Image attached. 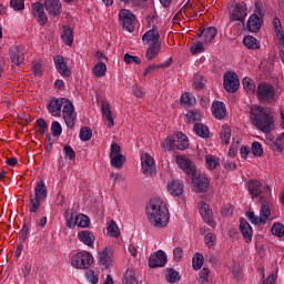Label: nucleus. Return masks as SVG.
<instances>
[{"label": "nucleus", "mask_w": 284, "mask_h": 284, "mask_svg": "<svg viewBox=\"0 0 284 284\" xmlns=\"http://www.w3.org/2000/svg\"><path fill=\"white\" fill-rule=\"evenodd\" d=\"M183 182L173 180L168 184L166 190L172 196H181L183 194Z\"/></svg>", "instance_id": "21"}, {"label": "nucleus", "mask_w": 284, "mask_h": 284, "mask_svg": "<svg viewBox=\"0 0 284 284\" xmlns=\"http://www.w3.org/2000/svg\"><path fill=\"white\" fill-rule=\"evenodd\" d=\"M205 161H206L207 170H216V168H219V165H221L219 158H216L212 154L206 155Z\"/></svg>", "instance_id": "41"}, {"label": "nucleus", "mask_w": 284, "mask_h": 284, "mask_svg": "<svg viewBox=\"0 0 284 284\" xmlns=\"http://www.w3.org/2000/svg\"><path fill=\"white\" fill-rule=\"evenodd\" d=\"M36 130L38 133H40L41 136H43V134H45V132L48 131V123L45 122V120L43 119L37 120Z\"/></svg>", "instance_id": "48"}, {"label": "nucleus", "mask_w": 284, "mask_h": 284, "mask_svg": "<svg viewBox=\"0 0 284 284\" xmlns=\"http://www.w3.org/2000/svg\"><path fill=\"white\" fill-rule=\"evenodd\" d=\"M32 14L37 19L40 26H45L48 23V16L45 14V10L43 9V3L34 2L31 6Z\"/></svg>", "instance_id": "14"}, {"label": "nucleus", "mask_w": 284, "mask_h": 284, "mask_svg": "<svg viewBox=\"0 0 284 284\" xmlns=\"http://www.w3.org/2000/svg\"><path fill=\"white\" fill-rule=\"evenodd\" d=\"M256 97L260 103H274L276 101V90L267 82H261L256 88Z\"/></svg>", "instance_id": "4"}, {"label": "nucleus", "mask_w": 284, "mask_h": 284, "mask_svg": "<svg viewBox=\"0 0 284 284\" xmlns=\"http://www.w3.org/2000/svg\"><path fill=\"white\" fill-rule=\"evenodd\" d=\"M119 19L124 30H128V32H134V16L132 14V11L122 9L119 13Z\"/></svg>", "instance_id": "9"}, {"label": "nucleus", "mask_w": 284, "mask_h": 284, "mask_svg": "<svg viewBox=\"0 0 284 284\" xmlns=\"http://www.w3.org/2000/svg\"><path fill=\"white\" fill-rule=\"evenodd\" d=\"M203 115L199 111H189L186 114L187 123H196V121H201Z\"/></svg>", "instance_id": "47"}, {"label": "nucleus", "mask_w": 284, "mask_h": 284, "mask_svg": "<svg viewBox=\"0 0 284 284\" xmlns=\"http://www.w3.org/2000/svg\"><path fill=\"white\" fill-rule=\"evenodd\" d=\"M250 119L253 125H255L257 130H261V132H264V134H270V132L274 130V118L261 105L251 106Z\"/></svg>", "instance_id": "2"}, {"label": "nucleus", "mask_w": 284, "mask_h": 284, "mask_svg": "<svg viewBox=\"0 0 284 284\" xmlns=\"http://www.w3.org/2000/svg\"><path fill=\"white\" fill-rule=\"evenodd\" d=\"M243 43L248 50H258L261 48V42L252 36L244 37Z\"/></svg>", "instance_id": "32"}, {"label": "nucleus", "mask_w": 284, "mask_h": 284, "mask_svg": "<svg viewBox=\"0 0 284 284\" xmlns=\"http://www.w3.org/2000/svg\"><path fill=\"white\" fill-rule=\"evenodd\" d=\"M111 159V165L112 168H115L116 170H121L123 165H125V155H113Z\"/></svg>", "instance_id": "37"}, {"label": "nucleus", "mask_w": 284, "mask_h": 284, "mask_svg": "<svg viewBox=\"0 0 284 284\" xmlns=\"http://www.w3.org/2000/svg\"><path fill=\"white\" fill-rule=\"evenodd\" d=\"M168 263V254L162 250L153 253L149 257V267L156 268V267H165Z\"/></svg>", "instance_id": "11"}, {"label": "nucleus", "mask_w": 284, "mask_h": 284, "mask_svg": "<svg viewBox=\"0 0 284 284\" xmlns=\"http://www.w3.org/2000/svg\"><path fill=\"white\" fill-rule=\"evenodd\" d=\"M10 6L12 10H16V12H19V10H24L26 8L23 0H11Z\"/></svg>", "instance_id": "54"}, {"label": "nucleus", "mask_w": 284, "mask_h": 284, "mask_svg": "<svg viewBox=\"0 0 284 284\" xmlns=\"http://www.w3.org/2000/svg\"><path fill=\"white\" fill-rule=\"evenodd\" d=\"M123 284H139V281L136 280V273L132 270H126L124 273V277L122 280Z\"/></svg>", "instance_id": "38"}, {"label": "nucleus", "mask_w": 284, "mask_h": 284, "mask_svg": "<svg viewBox=\"0 0 284 284\" xmlns=\"http://www.w3.org/2000/svg\"><path fill=\"white\" fill-rule=\"evenodd\" d=\"M181 105H186L190 108L192 105V98H190V93H183L180 98Z\"/></svg>", "instance_id": "61"}, {"label": "nucleus", "mask_w": 284, "mask_h": 284, "mask_svg": "<svg viewBox=\"0 0 284 284\" xmlns=\"http://www.w3.org/2000/svg\"><path fill=\"white\" fill-rule=\"evenodd\" d=\"M87 278L91 284H99V275L94 274L93 270L87 272Z\"/></svg>", "instance_id": "59"}, {"label": "nucleus", "mask_w": 284, "mask_h": 284, "mask_svg": "<svg viewBox=\"0 0 284 284\" xmlns=\"http://www.w3.org/2000/svg\"><path fill=\"white\" fill-rule=\"evenodd\" d=\"M205 78L203 75H196L194 79V88L195 90H203L205 88Z\"/></svg>", "instance_id": "55"}, {"label": "nucleus", "mask_w": 284, "mask_h": 284, "mask_svg": "<svg viewBox=\"0 0 284 284\" xmlns=\"http://www.w3.org/2000/svg\"><path fill=\"white\" fill-rule=\"evenodd\" d=\"M62 132H63V128H61V123H59L58 121H53L51 124L52 136H61Z\"/></svg>", "instance_id": "51"}, {"label": "nucleus", "mask_w": 284, "mask_h": 284, "mask_svg": "<svg viewBox=\"0 0 284 284\" xmlns=\"http://www.w3.org/2000/svg\"><path fill=\"white\" fill-rule=\"evenodd\" d=\"M220 139H221L222 143H224V145L230 144V139H232V129L227 124H224L222 126V131L220 133Z\"/></svg>", "instance_id": "34"}, {"label": "nucleus", "mask_w": 284, "mask_h": 284, "mask_svg": "<svg viewBox=\"0 0 284 284\" xmlns=\"http://www.w3.org/2000/svg\"><path fill=\"white\" fill-rule=\"evenodd\" d=\"M271 232L274 236H277L278 239H283V236H284V225L276 222L271 227Z\"/></svg>", "instance_id": "46"}, {"label": "nucleus", "mask_w": 284, "mask_h": 284, "mask_svg": "<svg viewBox=\"0 0 284 284\" xmlns=\"http://www.w3.org/2000/svg\"><path fill=\"white\" fill-rule=\"evenodd\" d=\"M65 98H52L49 101L47 109L52 116H61V108H63V101Z\"/></svg>", "instance_id": "16"}, {"label": "nucleus", "mask_w": 284, "mask_h": 284, "mask_svg": "<svg viewBox=\"0 0 284 284\" xmlns=\"http://www.w3.org/2000/svg\"><path fill=\"white\" fill-rule=\"evenodd\" d=\"M176 163H178L179 168H181V170H183V172H185V174L187 175V179L190 176H192V174H194V172H196V166L186 156L178 155Z\"/></svg>", "instance_id": "12"}, {"label": "nucleus", "mask_w": 284, "mask_h": 284, "mask_svg": "<svg viewBox=\"0 0 284 284\" xmlns=\"http://www.w3.org/2000/svg\"><path fill=\"white\" fill-rule=\"evenodd\" d=\"M92 139V129L90 126H83L80 130V141H90Z\"/></svg>", "instance_id": "49"}, {"label": "nucleus", "mask_w": 284, "mask_h": 284, "mask_svg": "<svg viewBox=\"0 0 284 284\" xmlns=\"http://www.w3.org/2000/svg\"><path fill=\"white\" fill-rule=\"evenodd\" d=\"M99 265L101 270H110V265H112V248L104 247L102 252L99 253Z\"/></svg>", "instance_id": "15"}, {"label": "nucleus", "mask_w": 284, "mask_h": 284, "mask_svg": "<svg viewBox=\"0 0 284 284\" xmlns=\"http://www.w3.org/2000/svg\"><path fill=\"white\" fill-rule=\"evenodd\" d=\"M78 239L81 241V243H84V245H88L89 247H92L94 245V234L90 231H81L78 233Z\"/></svg>", "instance_id": "26"}, {"label": "nucleus", "mask_w": 284, "mask_h": 284, "mask_svg": "<svg viewBox=\"0 0 284 284\" xmlns=\"http://www.w3.org/2000/svg\"><path fill=\"white\" fill-rule=\"evenodd\" d=\"M251 151L254 156H263V145L260 142H253Z\"/></svg>", "instance_id": "52"}, {"label": "nucleus", "mask_w": 284, "mask_h": 284, "mask_svg": "<svg viewBox=\"0 0 284 284\" xmlns=\"http://www.w3.org/2000/svg\"><path fill=\"white\" fill-rule=\"evenodd\" d=\"M194 132L197 136H201V139H209L210 138V129L207 128V125L203 124V123H199L196 122L194 124Z\"/></svg>", "instance_id": "31"}, {"label": "nucleus", "mask_w": 284, "mask_h": 284, "mask_svg": "<svg viewBox=\"0 0 284 284\" xmlns=\"http://www.w3.org/2000/svg\"><path fill=\"white\" fill-rule=\"evenodd\" d=\"M271 150L273 152H283L284 151V132L282 134H280L276 139V141H274L271 144Z\"/></svg>", "instance_id": "36"}, {"label": "nucleus", "mask_w": 284, "mask_h": 284, "mask_svg": "<svg viewBox=\"0 0 284 284\" xmlns=\"http://www.w3.org/2000/svg\"><path fill=\"white\" fill-rule=\"evenodd\" d=\"M74 225H78V227H90V217L79 214L74 219Z\"/></svg>", "instance_id": "42"}, {"label": "nucleus", "mask_w": 284, "mask_h": 284, "mask_svg": "<svg viewBox=\"0 0 284 284\" xmlns=\"http://www.w3.org/2000/svg\"><path fill=\"white\" fill-rule=\"evenodd\" d=\"M246 217L253 225H260V223H263V220L254 214V212H246Z\"/></svg>", "instance_id": "57"}, {"label": "nucleus", "mask_w": 284, "mask_h": 284, "mask_svg": "<svg viewBox=\"0 0 284 284\" xmlns=\"http://www.w3.org/2000/svg\"><path fill=\"white\" fill-rule=\"evenodd\" d=\"M212 113L215 119H225V114H227V110L225 109V103L223 102H213Z\"/></svg>", "instance_id": "25"}, {"label": "nucleus", "mask_w": 284, "mask_h": 284, "mask_svg": "<svg viewBox=\"0 0 284 284\" xmlns=\"http://www.w3.org/2000/svg\"><path fill=\"white\" fill-rule=\"evenodd\" d=\"M250 32H260L261 31V17L256 13H253L246 24Z\"/></svg>", "instance_id": "24"}, {"label": "nucleus", "mask_w": 284, "mask_h": 284, "mask_svg": "<svg viewBox=\"0 0 284 284\" xmlns=\"http://www.w3.org/2000/svg\"><path fill=\"white\" fill-rule=\"evenodd\" d=\"M217 32L219 31L216 30L215 27L204 28L203 42L204 43H212V41H214V39L216 38Z\"/></svg>", "instance_id": "33"}, {"label": "nucleus", "mask_w": 284, "mask_h": 284, "mask_svg": "<svg viewBox=\"0 0 284 284\" xmlns=\"http://www.w3.org/2000/svg\"><path fill=\"white\" fill-rule=\"evenodd\" d=\"M165 278L168 283H176L181 281V275L174 268H166Z\"/></svg>", "instance_id": "40"}, {"label": "nucleus", "mask_w": 284, "mask_h": 284, "mask_svg": "<svg viewBox=\"0 0 284 284\" xmlns=\"http://www.w3.org/2000/svg\"><path fill=\"white\" fill-rule=\"evenodd\" d=\"M160 38L161 36L159 33H154V31L149 30L143 34L142 41H146V43H150V41H152V43H159Z\"/></svg>", "instance_id": "44"}, {"label": "nucleus", "mask_w": 284, "mask_h": 284, "mask_svg": "<svg viewBox=\"0 0 284 284\" xmlns=\"http://www.w3.org/2000/svg\"><path fill=\"white\" fill-rule=\"evenodd\" d=\"M102 119L106 128H114V118H112V110H110V104H102Z\"/></svg>", "instance_id": "22"}, {"label": "nucleus", "mask_w": 284, "mask_h": 284, "mask_svg": "<svg viewBox=\"0 0 284 284\" xmlns=\"http://www.w3.org/2000/svg\"><path fill=\"white\" fill-rule=\"evenodd\" d=\"M121 155V146L118 143L111 144L110 158Z\"/></svg>", "instance_id": "62"}, {"label": "nucleus", "mask_w": 284, "mask_h": 284, "mask_svg": "<svg viewBox=\"0 0 284 284\" xmlns=\"http://www.w3.org/2000/svg\"><path fill=\"white\" fill-rule=\"evenodd\" d=\"M108 232L113 236V239H119V235L121 232L119 231V225L114 221H111V223L108 226Z\"/></svg>", "instance_id": "50"}, {"label": "nucleus", "mask_w": 284, "mask_h": 284, "mask_svg": "<svg viewBox=\"0 0 284 284\" xmlns=\"http://www.w3.org/2000/svg\"><path fill=\"white\" fill-rule=\"evenodd\" d=\"M63 151H64L65 156H68L70 159V161H74L77 159V152H74V149H72V146L65 145L63 148Z\"/></svg>", "instance_id": "56"}, {"label": "nucleus", "mask_w": 284, "mask_h": 284, "mask_svg": "<svg viewBox=\"0 0 284 284\" xmlns=\"http://www.w3.org/2000/svg\"><path fill=\"white\" fill-rule=\"evenodd\" d=\"M200 214L209 225H212L214 223V214L212 213V209H210V205L207 203H201L200 204Z\"/></svg>", "instance_id": "20"}, {"label": "nucleus", "mask_w": 284, "mask_h": 284, "mask_svg": "<svg viewBox=\"0 0 284 284\" xmlns=\"http://www.w3.org/2000/svg\"><path fill=\"white\" fill-rule=\"evenodd\" d=\"M159 52H161V43L151 42V44L146 49L145 58L148 59V61H153V59H156V57H159Z\"/></svg>", "instance_id": "29"}, {"label": "nucleus", "mask_w": 284, "mask_h": 284, "mask_svg": "<svg viewBox=\"0 0 284 284\" xmlns=\"http://www.w3.org/2000/svg\"><path fill=\"white\" fill-rule=\"evenodd\" d=\"M124 62L130 65V63H136V65H141V59L136 55H131L130 53L124 54Z\"/></svg>", "instance_id": "53"}, {"label": "nucleus", "mask_w": 284, "mask_h": 284, "mask_svg": "<svg viewBox=\"0 0 284 284\" xmlns=\"http://www.w3.org/2000/svg\"><path fill=\"white\" fill-rule=\"evenodd\" d=\"M61 39L65 45L72 47V43H74V31L70 28V26L63 27Z\"/></svg>", "instance_id": "27"}, {"label": "nucleus", "mask_w": 284, "mask_h": 284, "mask_svg": "<svg viewBox=\"0 0 284 284\" xmlns=\"http://www.w3.org/2000/svg\"><path fill=\"white\" fill-rule=\"evenodd\" d=\"M193 192H206L210 187V180L205 175L197 174L196 171L187 178Z\"/></svg>", "instance_id": "6"}, {"label": "nucleus", "mask_w": 284, "mask_h": 284, "mask_svg": "<svg viewBox=\"0 0 284 284\" xmlns=\"http://www.w3.org/2000/svg\"><path fill=\"white\" fill-rule=\"evenodd\" d=\"M146 215L153 227H166L168 223H170L168 205L160 197H153L146 204Z\"/></svg>", "instance_id": "1"}, {"label": "nucleus", "mask_w": 284, "mask_h": 284, "mask_svg": "<svg viewBox=\"0 0 284 284\" xmlns=\"http://www.w3.org/2000/svg\"><path fill=\"white\" fill-rule=\"evenodd\" d=\"M243 88L245 92H256V83L251 78H244L242 80Z\"/></svg>", "instance_id": "45"}, {"label": "nucleus", "mask_w": 284, "mask_h": 284, "mask_svg": "<svg viewBox=\"0 0 284 284\" xmlns=\"http://www.w3.org/2000/svg\"><path fill=\"white\" fill-rule=\"evenodd\" d=\"M205 48L203 47V42L197 41L196 44L191 47V53L192 54H199L201 52H204Z\"/></svg>", "instance_id": "60"}, {"label": "nucleus", "mask_w": 284, "mask_h": 284, "mask_svg": "<svg viewBox=\"0 0 284 284\" xmlns=\"http://www.w3.org/2000/svg\"><path fill=\"white\" fill-rule=\"evenodd\" d=\"M93 77L101 79V77H105V72H108V67L104 62H98L93 68Z\"/></svg>", "instance_id": "35"}, {"label": "nucleus", "mask_w": 284, "mask_h": 284, "mask_svg": "<svg viewBox=\"0 0 284 284\" xmlns=\"http://www.w3.org/2000/svg\"><path fill=\"white\" fill-rule=\"evenodd\" d=\"M247 17V7L244 4V2L242 3H237L235 6V10H233L230 19L231 21H245V18Z\"/></svg>", "instance_id": "18"}, {"label": "nucleus", "mask_w": 284, "mask_h": 284, "mask_svg": "<svg viewBox=\"0 0 284 284\" xmlns=\"http://www.w3.org/2000/svg\"><path fill=\"white\" fill-rule=\"evenodd\" d=\"M204 262H205V257H203V254L195 253L193 258H192L193 270L199 272V270H201V267H203Z\"/></svg>", "instance_id": "39"}, {"label": "nucleus", "mask_w": 284, "mask_h": 284, "mask_svg": "<svg viewBox=\"0 0 284 284\" xmlns=\"http://www.w3.org/2000/svg\"><path fill=\"white\" fill-rule=\"evenodd\" d=\"M10 57H11V61H12V63H14V65H20L21 63H23V61H26V57L19 50V47H14L13 49H11Z\"/></svg>", "instance_id": "30"}, {"label": "nucleus", "mask_w": 284, "mask_h": 284, "mask_svg": "<svg viewBox=\"0 0 284 284\" xmlns=\"http://www.w3.org/2000/svg\"><path fill=\"white\" fill-rule=\"evenodd\" d=\"M175 139V148L176 150H187L190 148V140H187V135L183 134V132H178Z\"/></svg>", "instance_id": "28"}, {"label": "nucleus", "mask_w": 284, "mask_h": 284, "mask_svg": "<svg viewBox=\"0 0 284 284\" xmlns=\"http://www.w3.org/2000/svg\"><path fill=\"white\" fill-rule=\"evenodd\" d=\"M164 150L170 152L173 148H176V139L168 138L163 144Z\"/></svg>", "instance_id": "58"}, {"label": "nucleus", "mask_w": 284, "mask_h": 284, "mask_svg": "<svg viewBox=\"0 0 284 284\" xmlns=\"http://www.w3.org/2000/svg\"><path fill=\"white\" fill-rule=\"evenodd\" d=\"M48 199V186L45 182L40 181L34 187V194L30 193L29 195V212L30 214H37L41 207V203Z\"/></svg>", "instance_id": "3"}, {"label": "nucleus", "mask_w": 284, "mask_h": 284, "mask_svg": "<svg viewBox=\"0 0 284 284\" xmlns=\"http://www.w3.org/2000/svg\"><path fill=\"white\" fill-rule=\"evenodd\" d=\"M247 189L253 199L258 196L260 194H263V183L257 180L248 181Z\"/></svg>", "instance_id": "23"}, {"label": "nucleus", "mask_w": 284, "mask_h": 284, "mask_svg": "<svg viewBox=\"0 0 284 284\" xmlns=\"http://www.w3.org/2000/svg\"><path fill=\"white\" fill-rule=\"evenodd\" d=\"M92 263H94V257L85 251L77 253L71 260L72 266L78 270H90Z\"/></svg>", "instance_id": "5"}, {"label": "nucleus", "mask_w": 284, "mask_h": 284, "mask_svg": "<svg viewBox=\"0 0 284 284\" xmlns=\"http://www.w3.org/2000/svg\"><path fill=\"white\" fill-rule=\"evenodd\" d=\"M173 258H174V261H176V263H179V261H181L183 258V248L175 247L173 250Z\"/></svg>", "instance_id": "64"}, {"label": "nucleus", "mask_w": 284, "mask_h": 284, "mask_svg": "<svg viewBox=\"0 0 284 284\" xmlns=\"http://www.w3.org/2000/svg\"><path fill=\"white\" fill-rule=\"evenodd\" d=\"M224 90L226 92H230L231 94H234L239 90V85H241V82L239 81V74L234 71H227L224 73V80H223Z\"/></svg>", "instance_id": "8"}, {"label": "nucleus", "mask_w": 284, "mask_h": 284, "mask_svg": "<svg viewBox=\"0 0 284 284\" xmlns=\"http://www.w3.org/2000/svg\"><path fill=\"white\" fill-rule=\"evenodd\" d=\"M134 97H138V99H143L145 97V91L143 89L139 88V85L134 84L132 87Z\"/></svg>", "instance_id": "63"}, {"label": "nucleus", "mask_w": 284, "mask_h": 284, "mask_svg": "<svg viewBox=\"0 0 284 284\" xmlns=\"http://www.w3.org/2000/svg\"><path fill=\"white\" fill-rule=\"evenodd\" d=\"M142 161V172L145 176H153L156 174V165H154V158L148 153L141 156Z\"/></svg>", "instance_id": "10"}, {"label": "nucleus", "mask_w": 284, "mask_h": 284, "mask_svg": "<svg viewBox=\"0 0 284 284\" xmlns=\"http://www.w3.org/2000/svg\"><path fill=\"white\" fill-rule=\"evenodd\" d=\"M240 232L245 240V243H252V236L254 231L252 230V225L245 219H240Z\"/></svg>", "instance_id": "17"}, {"label": "nucleus", "mask_w": 284, "mask_h": 284, "mask_svg": "<svg viewBox=\"0 0 284 284\" xmlns=\"http://www.w3.org/2000/svg\"><path fill=\"white\" fill-rule=\"evenodd\" d=\"M270 216H272V210H270V205L262 204L260 211V219L262 220L263 224L267 223Z\"/></svg>", "instance_id": "43"}, {"label": "nucleus", "mask_w": 284, "mask_h": 284, "mask_svg": "<svg viewBox=\"0 0 284 284\" xmlns=\"http://www.w3.org/2000/svg\"><path fill=\"white\" fill-rule=\"evenodd\" d=\"M62 114L67 126L72 129L77 124V112H74V104L68 98H64Z\"/></svg>", "instance_id": "7"}, {"label": "nucleus", "mask_w": 284, "mask_h": 284, "mask_svg": "<svg viewBox=\"0 0 284 284\" xmlns=\"http://www.w3.org/2000/svg\"><path fill=\"white\" fill-rule=\"evenodd\" d=\"M54 63L59 74H61L62 77H71L72 71L68 69V64H65V62L63 61V57L57 55L54 58Z\"/></svg>", "instance_id": "19"}, {"label": "nucleus", "mask_w": 284, "mask_h": 284, "mask_svg": "<svg viewBox=\"0 0 284 284\" xmlns=\"http://www.w3.org/2000/svg\"><path fill=\"white\" fill-rule=\"evenodd\" d=\"M44 8L53 19L61 17V12H63L61 0H44Z\"/></svg>", "instance_id": "13"}]
</instances>
